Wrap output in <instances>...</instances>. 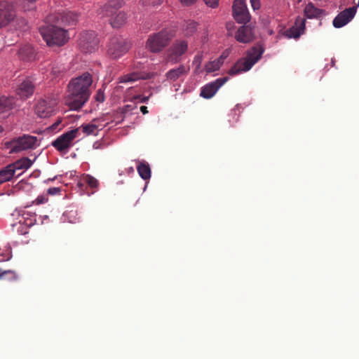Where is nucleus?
I'll return each mask as SVG.
<instances>
[{
    "label": "nucleus",
    "mask_w": 359,
    "mask_h": 359,
    "mask_svg": "<svg viewBox=\"0 0 359 359\" xmlns=\"http://www.w3.org/2000/svg\"><path fill=\"white\" fill-rule=\"evenodd\" d=\"M124 4V0H110L100 8V14L102 17H107L110 19L120 12L119 9Z\"/></svg>",
    "instance_id": "dca6fc26"
},
{
    "label": "nucleus",
    "mask_w": 359,
    "mask_h": 359,
    "mask_svg": "<svg viewBox=\"0 0 359 359\" xmlns=\"http://www.w3.org/2000/svg\"><path fill=\"white\" fill-rule=\"evenodd\" d=\"M188 50V42L186 40H176L166 50L165 60L172 65L182 60V56Z\"/></svg>",
    "instance_id": "20e7f679"
},
{
    "label": "nucleus",
    "mask_w": 359,
    "mask_h": 359,
    "mask_svg": "<svg viewBox=\"0 0 359 359\" xmlns=\"http://www.w3.org/2000/svg\"><path fill=\"white\" fill-rule=\"evenodd\" d=\"M358 6H359V0H358Z\"/></svg>",
    "instance_id": "8fccbe9b"
},
{
    "label": "nucleus",
    "mask_w": 359,
    "mask_h": 359,
    "mask_svg": "<svg viewBox=\"0 0 359 359\" xmlns=\"http://www.w3.org/2000/svg\"><path fill=\"white\" fill-rule=\"evenodd\" d=\"M264 48L261 44H257L249 49L244 57L239 59L229 70L230 76H235L241 72L249 71L262 57Z\"/></svg>",
    "instance_id": "f03ea898"
},
{
    "label": "nucleus",
    "mask_w": 359,
    "mask_h": 359,
    "mask_svg": "<svg viewBox=\"0 0 359 359\" xmlns=\"http://www.w3.org/2000/svg\"><path fill=\"white\" fill-rule=\"evenodd\" d=\"M236 39L243 43H247L252 41L255 39L254 28L250 25L241 26L236 32Z\"/></svg>",
    "instance_id": "a211bd4d"
},
{
    "label": "nucleus",
    "mask_w": 359,
    "mask_h": 359,
    "mask_svg": "<svg viewBox=\"0 0 359 359\" xmlns=\"http://www.w3.org/2000/svg\"><path fill=\"white\" fill-rule=\"evenodd\" d=\"M79 133V128H75L57 137L52 145L60 152H67L74 144V140Z\"/></svg>",
    "instance_id": "423d86ee"
},
{
    "label": "nucleus",
    "mask_w": 359,
    "mask_h": 359,
    "mask_svg": "<svg viewBox=\"0 0 359 359\" xmlns=\"http://www.w3.org/2000/svg\"><path fill=\"white\" fill-rule=\"evenodd\" d=\"M92 84L93 76L88 72L83 73L69 81L67 104L71 109L79 110L86 104L91 94Z\"/></svg>",
    "instance_id": "f257e3e1"
},
{
    "label": "nucleus",
    "mask_w": 359,
    "mask_h": 359,
    "mask_svg": "<svg viewBox=\"0 0 359 359\" xmlns=\"http://www.w3.org/2000/svg\"><path fill=\"white\" fill-rule=\"evenodd\" d=\"M99 144L97 142H95L94 144H93V147L95 148V149H98L99 148Z\"/></svg>",
    "instance_id": "49530a36"
},
{
    "label": "nucleus",
    "mask_w": 359,
    "mask_h": 359,
    "mask_svg": "<svg viewBox=\"0 0 359 359\" xmlns=\"http://www.w3.org/2000/svg\"><path fill=\"white\" fill-rule=\"evenodd\" d=\"M84 184H87L92 189H97L98 188L99 182L94 177L90 175H84L79 182V186L83 187Z\"/></svg>",
    "instance_id": "bb28decb"
},
{
    "label": "nucleus",
    "mask_w": 359,
    "mask_h": 359,
    "mask_svg": "<svg viewBox=\"0 0 359 359\" xmlns=\"http://www.w3.org/2000/svg\"><path fill=\"white\" fill-rule=\"evenodd\" d=\"M10 104H11V102L6 97H5V96L0 97V109H4L6 107H8Z\"/></svg>",
    "instance_id": "473e14b6"
},
{
    "label": "nucleus",
    "mask_w": 359,
    "mask_h": 359,
    "mask_svg": "<svg viewBox=\"0 0 359 359\" xmlns=\"http://www.w3.org/2000/svg\"><path fill=\"white\" fill-rule=\"evenodd\" d=\"M162 2H163V0H144L142 1V4L144 6L151 5V6H154L160 5Z\"/></svg>",
    "instance_id": "72a5a7b5"
},
{
    "label": "nucleus",
    "mask_w": 359,
    "mask_h": 359,
    "mask_svg": "<svg viewBox=\"0 0 359 359\" xmlns=\"http://www.w3.org/2000/svg\"><path fill=\"white\" fill-rule=\"evenodd\" d=\"M140 111H142V113L143 114H146L148 113V109H147V107L146 106H141L140 107Z\"/></svg>",
    "instance_id": "c03bdc74"
},
{
    "label": "nucleus",
    "mask_w": 359,
    "mask_h": 359,
    "mask_svg": "<svg viewBox=\"0 0 359 359\" xmlns=\"http://www.w3.org/2000/svg\"><path fill=\"white\" fill-rule=\"evenodd\" d=\"M99 39L93 31L85 32L81 34L79 46L85 53L94 52L98 48Z\"/></svg>",
    "instance_id": "6e6552de"
},
{
    "label": "nucleus",
    "mask_w": 359,
    "mask_h": 359,
    "mask_svg": "<svg viewBox=\"0 0 359 359\" xmlns=\"http://www.w3.org/2000/svg\"><path fill=\"white\" fill-rule=\"evenodd\" d=\"M34 85L30 79H25L16 88V94L22 99H27L33 95Z\"/></svg>",
    "instance_id": "6ab92c4d"
},
{
    "label": "nucleus",
    "mask_w": 359,
    "mask_h": 359,
    "mask_svg": "<svg viewBox=\"0 0 359 359\" xmlns=\"http://www.w3.org/2000/svg\"><path fill=\"white\" fill-rule=\"evenodd\" d=\"M184 6H190L194 4L196 0H178Z\"/></svg>",
    "instance_id": "a19ab883"
},
{
    "label": "nucleus",
    "mask_w": 359,
    "mask_h": 359,
    "mask_svg": "<svg viewBox=\"0 0 359 359\" xmlns=\"http://www.w3.org/2000/svg\"><path fill=\"white\" fill-rule=\"evenodd\" d=\"M60 191V188H57V187H52V188H49L48 189V194H49L50 195H55V194H58Z\"/></svg>",
    "instance_id": "ea45409f"
},
{
    "label": "nucleus",
    "mask_w": 359,
    "mask_h": 359,
    "mask_svg": "<svg viewBox=\"0 0 359 359\" xmlns=\"http://www.w3.org/2000/svg\"><path fill=\"white\" fill-rule=\"evenodd\" d=\"M203 60V55L202 54L198 53L196 55H195L194 60H193V65L196 66V72H198L201 68V63Z\"/></svg>",
    "instance_id": "2f4dec72"
},
{
    "label": "nucleus",
    "mask_w": 359,
    "mask_h": 359,
    "mask_svg": "<svg viewBox=\"0 0 359 359\" xmlns=\"http://www.w3.org/2000/svg\"><path fill=\"white\" fill-rule=\"evenodd\" d=\"M9 165L11 167H13L12 170H13V172L16 175V177H18L22 174V172L17 174V172L20 170L28 169L32 165V161L29 158L25 157L22 158Z\"/></svg>",
    "instance_id": "aec40b11"
},
{
    "label": "nucleus",
    "mask_w": 359,
    "mask_h": 359,
    "mask_svg": "<svg viewBox=\"0 0 359 359\" xmlns=\"http://www.w3.org/2000/svg\"><path fill=\"white\" fill-rule=\"evenodd\" d=\"M24 11H32L35 8L36 0H18Z\"/></svg>",
    "instance_id": "7c9ffc66"
},
{
    "label": "nucleus",
    "mask_w": 359,
    "mask_h": 359,
    "mask_svg": "<svg viewBox=\"0 0 359 359\" xmlns=\"http://www.w3.org/2000/svg\"><path fill=\"white\" fill-rule=\"evenodd\" d=\"M203 1L207 6L211 8H216L219 4V0H203Z\"/></svg>",
    "instance_id": "e433bc0d"
},
{
    "label": "nucleus",
    "mask_w": 359,
    "mask_h": 359,
    "mask_svg": "<svg viewBox=\"0 0 359 359\" xmlns=\"http://www.w3.org/2000/svg\"><path fill=\"white\" fill-rule=\"evenodd\" d=\"M12 168L13 167H11L10 165H8L0 170V184L4 182L10 181L13 177H16L13 170H12Z\"/></svg>",
    "instance_id": "b1692460"
},
{
    "label": "nucleus",
    "mask_w": 359,
    "mask_h": 359,
    "mask_svg": "<svg viewBox=\"0 0 359 359\" xmlns=\"http://www.w3.org/2000/svg\"><path fill=\"white\" fill-rule=\"evenodd\" d=\"M65 69V68L64 67H53V68H52V74L55 76H58L60 75V74L61 72H62Z\"/></svg>",
    "instance_id": "c9c22d12"
},
{
    "label": "nucleus",
    "mask_w": 359,
    "mask_h": 359,
    "mask_svg": "<svg viewBox=\"0 0 359 359\" xmlns=\"http://www.w3.org/2000/svg\"><path fill=\"white\" fill-rule=\"evenodd\" d=\"M57 102L55 99L46 98L38 101L35 107V113L40 118H48L53 115Z\"/></svg>",
    "instance_id": "1a4fd4ad"
},
{
    "label": "nucleus",
    "mask_w": 359,
    "mask_h": 359,
    "mask_svg": "<svg viewBox=\"0 0 359 359\" xmlns=\"http://www.w3.org/2000/svg\"><path fill=\"white\" fill-rule=\"evenodd\" d=\"M251 6L253 10H258L260 8L261 4L259 0H250Z\"/></svg>",
    "instance_id": "4c0bfd02"
},
{
    "label": "nucleus",
    "mask_w": 359,
    "mask_h": 359,
    "mask_svg": "<svg viewBox=\"0 0 359 359\" xmlns=\"http://www.w3.org/2000/svg\"><path fill=\"white\" fill-rule=\"evenodd\" d=\"M324 10L316 8L312 3L308 4L304 8L305 16L310 19L318 18L324 14Z\"/></svg>",
    "instance_id": "5701e85b"
},
{
    "label": "nucleus",
    "mask_w": 359,
    "mask_h": 359,
    "mask_svg": "<svg viewBox=\"0 0 359 359\" xmlns=\"http://www.w3.org/2000/svg\"><path fill=\"white\" fill-rule=\"evenodd\" d=\"M48 23H55L57 25H69L75 23L77 20L76 14L70 11H64L50 15L47 17Z\"/></svg>",
    "instance_id": "ddd939ff"
},
{
    "label": "nucleus",
    "mask_w": 359,
    "mask_h": 359,
    "mask_svg": "<svg viewBox=\"0 0 359 359\" xmlns=\"http://www.w3.org/2000/svg\"><path fill=\"white\" fill-rule=\"evenodd\" d=\"M306 20L302 17L296 18L294 25L285 31L284 35L288 38L298 39L305 29Z\"/></svg>",
    "instance_id": "f3484780"
},
{
    "label": "nucleus",
    "mask_w": 359,
    "mask_h": 359,
    "mask_svg": "<svg viewBox=\"0 0 359 359\" xmlns=\"http://www.w3.org/2000/svg\"><path fill=\"white\" fill-rule=\"evenodd\" d=\"M228 79V77L219 78L215 81L206 84L201 88L200 95L205 99L212 97L219 88H221Z\"/></svg>",
    "instance_id": "4468645a"
},
{
    "label": "nucleus",
    "mask_w": 359,
    "mask_h": 359,
    "mask_svg": "<svg viewBox=\"0 0 359 359\" xmlns=\"http://www.w3.org/2000/svg\"><path fill=\"white\" fill-rule=\"evenodd\" d=\"M8 273H12V271H10V270H8V271H4L1 269H0V278H1L5 274Z\"/></svg>",
    "instance_id": "a18cd8bd"
},
{
    "label": "nucleus",
    "mask_w": 359,
    "mask_h": 359,
    "mask_svg": "<svg viewBox=\"0 0 359 359\" xmlns=\"http://www.w3.org/2000/svg\"><path fill=\"white\" fill-rule=\"evenodd\" d=\"M229 52L227 50H225L222 53V54L220 55L219 58H217L218 60L221 62L222 64L224 63V60L228 57Z\"/></svg>",
    "instance_id": "79ce46f5"
},
{
    "label": "nucleus",
    "mask_w": 359,
    "mask_h": 359,
    "mask_svg": "<svg viewBox=\"0 0 359 359\" xmlns=\"http://www.w3.org/2000/svg\"><path fill=\"white\" fill-rule=\"evenodd\" d=\"M126 20V13L120 11L111 18L109 19L110 25L114 28L121 27Z\"/></svg>",
    "instance_id": "393cba45"
},
{
    "label": "nucleus",
    "mask_w": 359,
    "mask_h": 359,
    "mask_svg": "<svg viewBox=\"0 0 359 359\" xmlns=\"http://www.w3.org/2000/svg\"><path fill=\"white\" fill-rule=\"evenodd\" d=\"M172 36L168 31H161L149 36L146 47L152 53H159L166 47Z\"/></svg>",
    "instance_id": "39448f33"
},
{
    "label": "nucleus",
    "mask_w": 359,
    "mask_h": 359,
    "mask_svg": "<svg viewBox=\"0 0 359 359\" xmlns=\"http://www.w3.org/2000/svg\"><path fill=\"white\" fill-rule=\"evenodd\" d=\"M61 121H57L55 123H54L53 126H57Z\"/></svg>",
    "instance_id": "de8ad7c7"
},
{
    "label": "nucleus",
    "mask_w": 359,
    "mask_h": 359,
    "mask_svg": "<svg viewBox=\"0 0 359 359\" xmlns=\"http://www.w3.org/2000/svg\"><path fill=\"white\" fill-rule=\"evenodd\" d=\"M137 172L143 180H148L151 177V169L149 165L145 161L140 162L137 166Z\"/></svg>",
    "instance_id": "a878e982"
},
{
    "label": "nucleus",
    "mask_w": 359,
    "mask_h": 359,
    "mask_svg": "<svg viewBox=\"0 0 359 359\" xmlns=\"http://www.w3.org/2000/svg\"><path fill=\"white\" fill-rule=\"evenodd\" d=\"M15 17L13 3L8 1H0V28L7 26Z\"/></svg>",
    "instance_id": "9d476101"
},
{
    "label": "nucleus",
    "mask_w": 359,
    "mask_h": 359,
    "mask_svg": "<svg viewBox=\"0 0 359 359\" xmlns=\"http://www.w3.org/2000/svg\"><path fill=\"white\" fill-rule=\"evenodd\" d=\"M134 100H138L140 102H146L149 100V97H143L142 95H135L133 97Z\"/></svg>",
    "instance_id": "58836bf2"
},
{
    "label": "nucleus",
    "mask_w": 359,
    "mask_h": 359,
    "mask_svg": "<svg viewBox=\"0 0 359 359\" xmlns=\"http://www.w3.org/2000/svg\"><path fill=\"white\" fill-rule=\"evenodd\" d=\"M39 32L48 46H62L69 40L67 31L55 23L41 27Z\"/></svg>",
    "instance_id": "7ed1b4c3"
},
{
    "label": "nucleus",
    "mask_w": 359,
    "mask_h": 359,
    "mask_svg": "<svg viewBox=\"0 0 359 359\" xmlns=\"http://www.w3.org/2000/svg\"><path fill=\"white\" fill-rule=\"evenodd\" d=\"M96 101L99 102H103L104 101V95L101 89H99L95 95Z\"/></svg>",
    "instance_id": "f704fd0d"
},
{
    "label": "nucleus",
    "mask_w": 359,
    "mask_h": 359,
    "mask_svg": "<svg viewBox=\"0 0 359 359\" xmlns=\"http://www.w3.org/2000/svg\"><path fill=\"white\" fill-rule=\"evenodd\" d=\"M37 144L36 137L24 135L12 142V152H19L23 150L34 149Z\"/></svg>",
    "instance_id": "9b49d317"
},
{
    "label": "nucleus",
    "mask_w": 359,
    "mask_h": 359,
    "mask_svg": "<svg viewBox=\"0 0 359 359\" xmlns=\"http://www.w3.org/2000/svg\"><path fill=\"white\" fill-rule=\"evenodd\" d=\"M189 72V69H187L184 65H181L177 68L172 69L169 70L165 76L168 80L172 81H175L178 79L182 75L187 74Z\"/></svg>",
    "instance_id": "412c9836"
},
{
    "label": "nucleus",
    "mask_w": 359,
    "mask_h": 359,
    "mask_svg": "<svg viewBox=\"0 0 359 359\" xmlns=\"http://www.w3.org/2000/svg\"><path fill=\"white\" fill-rule=\"evenodd\" d=\"M3 132V128L0 126V133Z\"/></svg>",
    "instance_id": "09e8293b"
},
{
    "label": "nucleus",
    "mask_w": 359,
    "mask_h": 359,
    "mask_svg": "<svg viewBox=\"0 0 359 359\" xmlns=\"http://www.w3.org/2000/svg\"><path fill=\"white\" fill-rule=\"evenodd\" d=\"M356 11V7L352 6L340 12L333 20V26L336 28L344 27L354 18Z\"/></svg>",
    "instance_id": "2eb2a0df"
},
{
    "label": "nucleus",
    "mask_w": 359,
    "mask_h": 359,
    "mask_svg": "<svg viewBox=\"0 0 359 359\" xmlns=\"http://www.w3.org/2000/svg\"><path fill=\"white\" fill-rule=\"evenodd\" d=\"M25 50H28L30 54L33 53V48L31 46H26V47L22 48L20 50V53L22 54Z\"/></svg>",
    "instance_id": "37998d69"
},
{
    "label": "nucleus",
    "mask_w": 359,
    "mask_h": 359,
    "mask_svg": "<svg viewBox=\"0 0 359 359\" xmlns=\"http://www.w3.org/2000/svg\"><path fill=\"white\" fill-rule=\"evenodd\" d=\"M222 65L221 62L217 59L208 62L205 65V69L207 73H212L217 71Z\"/></svg>",
    "instance_id": "c756f323"
},
{
    "label": "nucleus",
    "mask_w": 359,
    "mask_h": 359,
    "mask_svg": "<svg viewBox=\"0 0 359 359\" xmlns=\"http://www.w3.org/2000/svg\"><path fill=\"white\" fill-rule=\"evenodd\" d=\"M147 75L144 72H133L121 76L118 80L119 83L134 82L140 79H147Z\"/></svg>",
    "instance_id": "4be33fe9"
},
{
    "label": "nucleus",
    "mask_w": 359,
    "mask_h": 359,
    "mask_svg": "<svg viewBox=\"0 0 359 359\" xmlns=\"http://www.w3.org/2000/svg\"><path fill=\"white\" fill-rule=\"evenodd\" d=\"M130 43L122 37H113L107 50L108 55L113 59H117L126 54L130 49Z\"/></svg>",
    "instance_id": "0eeeda50"
},
{
    "label": "nucleus",
    "mask_w": 359,
    "mask_h": 359,
    "mask_svg": "<svg viewBox=\"0 0 359 359\" xmlns=\"http://www.w3.org/2000/svg\"><path fill=\"white\" fill-rule=\"evenodd\" d=\"M197 29V23L193 20H187L183 25V30L185 35L191 36Z\"/></svg>",
    "instance_id": "cd10ccee"
},
{
    "label": "nucleus",
    "mask_w": 359,
    "mask_h": 359,
    "mask_svg": "<svg viewBox=\"0 0 359 359\" xmlns=\"http://www.w3.org/2000/svg\"><path fill=\"white\" fill-rule=\"evenodd\" d=\"M233 15L238 23L246 24L250 20L245 0H235L233 4Z\"/></svg>",
    "instance_id": "f8f14e48"
},
{
    "label": "nucleus",
    "mask_w": 359,
    "mask_h": 359,
    "mask_svg": "<svg viewBox=\"0 0 359 359\" xmlns=\"http://www.w3.org/2000/svg\"><path fill=\"white\" fill-rule=\"evenodd\" d=\"M95 119H94L91 123L88 124H83L81 128H82L83 132L87 135H95L96 130H97V126L94 123Z\"/></svg>",
    "instance_id": "c85d7f7f"
}]
</instances>
